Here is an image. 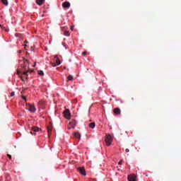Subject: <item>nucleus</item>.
Returning <instances> with one entry per match:
<instances>
[{
  "label": "nucleus",
  "instance_id": "nucleus-1",
  "mask_svg": "<svg viewBox=\"0 0 181 181\" xmlns=\"http://www.w3.org/2000/svg\"><path fill=\"white\" fill-rule=\"evenodd\" d=\"M18 63L23 70H26L23 72V74H24V76H28V73H29V71L28 70V69H29V61L25 58H22V59L18 61Z\"/></svg>",
  "mask_w": 181,
  "mask_h": 181
},
{
  "label": "nucleus",
  "instance_id": "nucleus-2",
  "mask_svg": "<svg viewBox=\"0 0 181 181\" xmlns=\"http://www.w3.org/2000/svg\"><path fill=\"white\" fill-rule=\"evenodd\" d=\"M112 142V136H111V134H106L105 143L107 146H110Z\"/></svg>",
  "mask_w": 181,
  "mask_h": 181
},
{
  "label": "nucleus",
  "instance_id": "nucleus-3",
  "mask_svg": "<svg viewBox=\"0 0 181 181\" xmlns=\"http://www.w3.org/2000/svg\"><path fill=\"white\" fill-rule=\"evenodd\" d=\"M64 117H65L66 119H70V118H71V113H70V110L69 109L64 110Z\"/></svg>",
  "mask_w": 181,
  "mask_h": 181
},
{
  "label": "nucleus",
  "instance_id": "nucleus-4",
  "mask_svg": "<svg viewBox=\"0 0 181 181\" xmlns=\"http://www.w3.org/2000/svg\"><path fill=\"white\" fill-rule=\"evenodd\" d=\"M77 124V122L76 119H73L71 122H69V125L68 126L69 129H74V127Z\"/></svg>",
  "mask_w": 181,
  "mask_h": 181
},
{
  "label": "nucleus",
  "instance_id": "nucleus-5",
  "mask_svg": "<svg viewBox=\"0 0 181 181\" xmlns=\"http://www.w3.org/2000/svg\"><path fill=\"white\" fill-rule=\"evenodd\" d=\"M28 111L30 112H36V107L32 104L28 105Z\"/></svg>",
  "mask_w": 181,
  "mask_h": 181
},
{
  "label": "nucleus",
  "instance_id": "nucleus-6",
  "mask_svg": "<svg viewBox=\"0 0 181 181\" xmlns=\"http://www.w3.org/2000/svg\"><path fill=\"white\" fill-rule=\"evenodd\" d=\"M78 172H79V173H81V175H83V176H86V169L84 168V167H79L78 168Z\"/></svg>",
  "mask_w": 181,
  "mask_h": 181
},
{
  "label": "nucleus",
  "instance_id": "nucleus-7",
  "mask_svg": "<svg viewBox=\"0 0 181 181\" xmlns=\"http://www.w3.org/2000/svg\"><path fill=\"white\" fill-rule=\"evenodd\" d=\"M129 181H136V175L132 174L128 176Z\"/></svg>",
  "mask_w": 181,
  "mask_h": 181
},
{
  "label": "nucleus",
  "instance_id": "nucleus-8",
  "mask_svg": "<svg viewBox=\"0 0 181 181\" xmlns=\"http://www.w3.org/2000/svg\"><path fill=\"white\" fill-rule=\"evenodd\" d=\"M113 112L115 114H116V115H119V114H121V110L119 107L115 108Z\"/></svg>",
  "mask_w": 181,
  "mask_h": 181
},
{
  "label": "nucleus",
  "instance_id": "nucleus-9",
  "mask_svg": "<svg viewBox=\"0 0 181 181\" xmlns=\"http://www.w3.org/2000/svg\"><path fill=\"white\" fill-rule=\"evenodd\" d=\"M74 138H76V139H80V138H81V134H80L78 132H76L74 133Z\"/></svg>",
  "mask_w": 181,
  "mask_h": 181
},
{
  "label": "nucleus",
  "instance_id": "nucleus-10",
  "mask_svg": "<svg viewBox=\"0 0 181 181\" xmlns=\"http://www.w3.org/2000/svg\"><path fill=\"white\" fill-rule=\"evenodd\" d=\"M54 61L57 63V66H60V64H62V62H60V59H59V57H57V56L54 57Z\"/></svg>",
  "mask_w": 181,
  "mask_h": 181
},
{
  "label": "nucleus",
  "instance_id": "nucleus-11",
  "mask_svg": "<svg viewBox=\"0 0 181 181\" xmlns=\"http://www.w3.org/2000/svg\"><path fill=\"white\" fill-rule=\"evenodd\" d=\"M63 8H69L70 6V3L69 1H65L62 4Z\"/></svg>",
  "mask_w": 181,
  "mask_h": 181
},
{
  "label": "nucleus",
  "instance_id": "nucleus-12",
  "mask_svg": "<svg viewBox=\"0 0 181 181\" xmlns=\"http://www.w3.org/2000/svg\"><path fill=\"white\" fill-rule=\"evenodd\" d=\"M52 129H53V127L52 126V124H49V126H47V132L49 135H50V134L52 133Z\"/></svg>",
  "mask_w": 181,
  "mask_h": 181
},
{
  "label": "nucleus",
  "instance_id": "nucleus-13",
  "mask_svg": "<svg viewBox=\"0 0 181 181\" xmlns=\"http://www.w3.org/2000/svg\"><path fill=\"white\" fill-rule=\"evenodd\" d=\"M32 131L33 132H39V131H40V128L36 127V126H34L32 127Z\"/></svg>",
  "mask_w": 181,
  "mask_h": 181
},
{
  "label": "nucleus",
  "instance_id": "nucleus-14",
  "mask_svg": "<svg viewBox=\"0 0 181 181\" xmlns=\"http://www.w3.org/2000/svg\"><path fill=\"white\" fill-rule=\"evenodd\" d=\"M36 2L37 5L41 6V5H43V4L45 3V0H37Z\"/></svg>",
  "mask_w": 181,
  "mask_h": 181
},
{
  "label": "nucleus",
  "instance_id": "nucleus-15",
  "mask_svg": "<svg viewBox=\"0 0 181 181\" xmlns=\"http://www.w3.org/2000/svg\"><path fill=\"white\" fill-rule=\"evenodd\" d=\"M1 3L3 5H5V6H8V0H1Z\"/></svg>",
  "mask_w": 181,
  "mask_h": 181
},
{
  "label": "nucleus",
  "instance_id": "nucleus-16",
  "mask_svg": "<svg viewBox=\"0 0 181 181\" xmlns=\"http://www.w3.org/2000/svg\"><path fill=\"white\" fill-rule=\"evenodd\" d=\"M89 127L90 128H92V129L95 128V122L90 123Z\"/></svg>",
  "mask_w": 181,
  "mask_h": 181
},
{
  "label": "nucleus",
  "instance_id": "nucleus-17",
  "mask_svg": "<svg viewBox=\"0 0 181 181\" xmlns=\"http://www.w3.org/2000/svg\"><path fill=\"white\" fill-rule=\"evenodd\" d=\"M64 35L65 36H70V33H69V31H67V30H65V31H64Z\"/></svg>",
  "mask_w": 181,
  "mask_h": 181
},
{
  "label": "nucleus",
  "instance_id": "nucleus-18",
  "mask_svg": "<svg viewBox=\"0 0 181 181\" xmlns=\"http://www.w3.org/2000/svg\"><path fill=\"white\" fill-rule=\"evenodd\" d=\"M74 78V77L72 75H69L68 76V80H69L70 81H71Z\"/></svg>",
  "mask_w": 181,
  "mask_h": 181
},
{
  "label": "nucleus",
  "instance_id": "nucleus-19",
  "mask_svg": "<svg viewBox=\"0 0 181 181\" xmlns=\"http://www.w3.org/2000/svg\"><path fill=\"white\" fill-rule=\"evenodd\" d=\"M38 74L39 76H44V73H43V71H38Z\"/></svg>",
  "mask_w": 181,
  "mask_h": 181
},
{
  "label": "nucleus",
  "instance_id": "nucleus-20",
  "mask_svg": "<svg viewBox=\"0 0 181 181\" xmlns=\"http://www.w3.org/2000/svg\"><path fill=\"white\" fill-rule=\"evenodd\" d=\"M17 74H18V76H21V74H22V71L18 70Z\"/></svg>",
  "mask_w": 181,
  "mask_h": 181
},
{
  "label": "nucleus",
  "instance_id": "nucleus-21",
  "mask_svg": "<svg viewBox=\"0 0 181 181\" xmlns=\"http://www.w3.org/2000/svg\"><path fill=\"white\" fill-rule=\"evenodd\" d=\"M7 156L9 159H12V156H11L10 154H7Z\"/></svg>",
  "mask_w": 181,
  "mask_h": 181
},
{
  "label": "nucleus",
  "instance_id": "nucleus-22",
  "mask_svg": "<svg viewBox=\"0 0 181 181\" xmlns=\"http://www.w3.org/2000/svg\"><path fill=\"white\" fill-rule=\"evenodd\" d=\"M13 95H15V92H11V97H13Z\"/></svg>",
  "mask_w": 181,
  "mask_h": 181
},
{
  "label": "nucleus",
  "instance_id": "nucleus-23",
  "mask_svg": "<svg viewBox=\"0 0 181 181\" xmlns=\"http://www.w3.org/2000/svg\"><path fill=\"white\" fill-rule=\"evenodd\" d=\"M123 162H124V160H121L120 161H119V165H122Z\"/></svg>",
  "mask_w": 181,
  "mask_h": 181
},
{
  "label": "nucleus",
  "instance_id": "nucleus-24",
  "mask_svg": "<svg viewBox=\"0 0 181 181\" xmlns=\"http://www.w3.org/2000/svg\"><path fill=\"white\" fill-rule=\"evenodd\" d=\"M82 54L83 55V56H86V54H87V52H82Z\"/></svg>",
  "mask_w": 181,
  "mask_h": 181
},
{
  "label": "nucleus",
  "instance_id": "nucleus-25",
  "mask_svg": "<svg viewBox=\"0 0 181 181\" xmlns=\"http://www.w3.org/2000/svg\"><path fill=\"white\" fill-rule=\"evenodd\" d=\"M23 100H24L25 101H26V96H22Z\"/></svg>",
  "mask_w": 181,
  "mask_h": 181
},
{
  "label": "nucleus",
  "instance_id": "nucleus-26",
  "mask_svg": "<svg viewBox=\"0 0 181 181\" xmlns=\"http://www.w3.org/2000/svg\"><path fill=\"white\" fill-rule=\"evenodd\" d=\"M125 152H126L127 153H128V152H129V149L127 148V149L125 150Z\"/></svg>",
  "mask_w": 181,
  "mask_h": 181
},
{
  "label": "nucleus",
  "instance_id": "nucleus-27",
  "mask_svg": "<svg viewBox=\"0 0 181 181\" xmlns=\"http://www.w3.org/2000/svg\"><path fill=\"white\" fill-rule=\"evenodd\" d=\"M74 29V27H71V30H73Z\"/></svg>",
  "mask_w": 181,
  "mask_h": 181
},
{
  "label": "nucleus",
  "instance_id": "nucleus-28",
  "mask_svg": "<svg viewBox=\"0 0 181 181\" xmlns=\"http://www.w3.org/2000/svg\"><path fill=\"white\" fill-rule=\"evenodd\" d=\"M30 134H31L32 135H33V132H31Z\"/></svg>",
  "mask_w": 181,
  "mask_h": 181
}]
</instances>
